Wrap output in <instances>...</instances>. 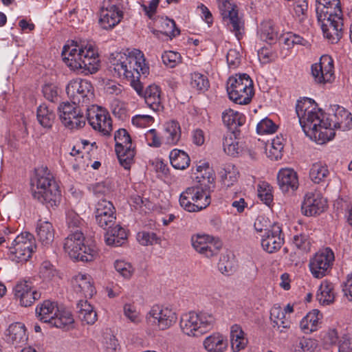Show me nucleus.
Listing matches in <instances>:
<instances>
[{"instance_id":"603ef678","label":"nucleus","mask_w":352,"mask_h":352,"mask_svg":"<svg viewBox=\"0 0 352 352\" xmlns=\"http://www.w3.org/2000/svg\"><path fill=\"white\" fill-rule=\"evenodd\" d=\"M123 315L130 322L138 325L142 322V317L136 307L131 303H125L123 306Z\"/></svg>"},{"instance_id":"864d4df0","label":"nucleus","mask_w":352,"mask_h":352,"mask_svg":"<svg viewBox=\"0 0 352 352\" xmlns=\"http://www.w3.org/2000/svg\"><path fill=\"white\" fill-rule=\"evenodd\" d=\"M74 318L72 314L68 311H61L59 309L58 316L55 317L51 326L57 328H67L74 323Z\"/></svg>"},{"instance_id":"0e129e2a","label":"nucleus","mask_w":352,"mask_h":352,"mask_svg":"<svg viewBox=\"0 0 352 352\" xmlns=\"http://www.w3.org/2000/svg\"><path fill=\"white\" fill-rule=\"evenodd\" d=\"M308 3L307 0H296L294 3V15L300 22H302L307 18Z\"/></svg>"},{"instance_id":"9b49d317","label":"nucleus","mask_w":352,"mask_h":352,"mask_svg":"<svg viewBox=\"0 0 352 352\" xmlns=\"http://www.w3.org/2000/svg\"><path fill=\"white\" fill-rule=\"evenodd\" d=\"M223 19L228 28L234 34L238 40L242 37L244 23L239 16L236 6L232 0H216Z\"/></svg>"},{"instance_id":"1a4fd4ad","label":"nucleus","mask_w":352,"mask_h":352,"mask_svg":"<svg viewBox=\"0 0 352 352\" xmlns=\"http://www.w3.org/2000/svg\"><path fill=\"white\" fill-rule=\"evenodd\" d=\"M176 313L168 307L154 305L145 317L146 324L153 330H166L177 321Z\"/></svg>"},{"instance_id":"2f4dec72","label":"nucleus","mask_w":352,"mask_h":352,"mask_svg":"<svg viewBox=\"0 0 352 352\" xmlns=\"http://www.w3.org/2000/svg\"><path fill=\"white\" fill-rule=\"evenodd\" d=\"M162 142L166 145L177 144L181 138V128L178 122L171 120L164 125Z\"/></svg>"},{"instance_id":"f8f14e48","label":"nucleus","mask_w":352,"mask_h":352,"mask_svg":"<svg viewBox=\"0 0 352 352\" xmlns=\"http://www.w3.org/2000/svg\"><path fill=\"white\" fill-rule=\"evenodd\" d=\"M114 139L115 149L119 162L125 169H129L133 162L135 154L131 138L126 129H120L116 132Z\"/></svg>"},{"instance_id":"393cba45","label":"nucleus","mask_w":352,"mask_h":352,"mask_svg":"<svg viewBox=\"0 0 352 352\" xmlns=\"http://www.w3.org/2000/svg\"><path fill=\"white\" fill-rule=\"evenodd\" d=\"M123 16L122 12L116 5L109 4L100 10L99 23L104 30L112 29Z\"/></svg>"},{"instance_id":"f704fd0d","label":"nucleus","mask_w":352,"mask_h":352,"mask_svg":"<svg viewBox=\"0 0 352 352\" xmlns=\"http://www.w3.org/2000/svg\"><path fill=\"white\" fill-rule=\"evenodd\" d=\"M222 120L231 132H235L238 127L244 124L245 117L238 111L228 109L223 112Z\"/></svg>"},{"instance_id":"4be33fe9","label":"nucleus","mask_w":352,"mask_h":352,"mask_svg":"<svg viewBox=\"0 0 352 352\" xmlns=\"http://www.w3.org/2000/svg\"><path fill=\"white\" fill-rule=\"evenodd\" d=\"M94 213L97 224L104 230L115 224L116 209L111 201L104 199L98 201Z\"/></svg>"},{"instance_id":"37998d69","label":"nucleus","mask_w":352,"mask_h":352,"mask_svg":"<svg viewBox=\"0 0 352 352\" xmlns=\"http://www.w3.org/2000/svg\"><path fill=\"white\" fill-rule=\"evenodd\" d=\"M171 165L175 169L184 170L190 164V157L182 150L173 149L169 155Z\"/></svg>"},{"instance_id":"f03ea898","label":"nucleus","mask_w":352,"mask_h":352,"mask_svg":"<svg viewBox=\"0 0 352 352\" xmlns=\"http://www.w3.org/2000/svg\"><path fill=\"white\" fill-rule=\"evenodd\" d=\"M61 55L63 62L72 70L87 74L99 69L98 50L92 43L72 41L64 45Z\"/></svg>"},{"instance_id":"72a5a7b5","label":"nucleus","mask_w":352,"mask_h":352,"mask_svg":"<svg viewBox=\"0 0 352 352\" xmlns=\"http://www.w3.org/2000/svg\"><path fill=\"white\" fill-rule=\"evenodd\" d=\"M107 230L104 240L108 245L119 247L126 241V231L120 225L111 226V228H107Z\"/></svg>"},{"instance_id":"cd10ccee","label":"nucleus","mask_w":352,"mask_h":352,"mask_svg":"<svg viewBox=\"0 0 352 352\" xmlns=\"http://www.w3.org/2000/svg\"><path fill=\"white\" fill-rule=\"evenodd\" d=\"M156 23L159 30L152 28L151 32L157 38H160V35L163 34L171 40L180 34V30L176 27L174 20L166 16L158 17L156 20Z\"/></svg>"},{"instance_id":"e2e57ef3","label":"nucleus","mask_w":352,"mask_h":352,"mask_svg":"<svg viewBox=\"0 0 352 352\" xmlns=\"http://www.w3.org/2000/svg\"><path fill=\"white\" fill-rule=\"evenodd\" d=\"M111 109L113 114L120 120H124L127 117L126 104L120 100H113Z\"/></svg>"},{"instance_id":"a211bd4d","label":"nucleus","mask_w":352,"mask_h":352,"mask_svg":"<svg viewBox=\"0 0 352 352\" xmlns=\"http://www.w3.org/2000/svg\"><path fill=\"white\" fill-rule=\"evenodd\" d=\"M63 124L69 129H78L85 124L86 118L79 107L74 103L63 102L58 107Z\"/></svg>"},{"instance_id":"6ab92c4d","label":"nucleus","mask_w":352,"mask_h":352,"mask_svg":"<svg viewBox=\"0 0 352 352\" xmlns=\"http://www.w3.org/2000/svg\"><path fill=\"white\" fill-rule=\"evenodd\" d=\"M311 71L315 82L324 85L332 82L335 78L333 59L329 55H322L319 63L311 65Z\"/></svg>"},{"instance_id":"338daca9","label":"nucleus","mask_w":352,"mask_h":352,"mask_svg":"<svg viewBox=\"0 0 352 352\" xmlns=\"http://www.w3.org/2000/svg\"><path fill=\"white\" fill-rule=\"evenodd\" d=\"M293 243L294 245L300 250L308 252L311 249V241L305 234H300L294 236Z\"/></svg>"},{"instance_id":"79ce46f5","label":"nucleus","mask_w":352,"mask_h":352,"mask_svg":"<svg viewBox=\"0 0 352 352\" xmlns=\"http://www.w3.org/2000/svg\"><path fill=\"white\" fill-rule=\"evenodd\" d=\"M316 298L320 305L331 304L335 299L333 284L326 280L322 281L318 290Z\"/></svg>"},{"instance_id":"dca6fc26","label":"nucleus","mask_w":352,"mask_h":352,"mask_svg":"<svg viewBox=\"0 0 352 352\" xmlns=\"http://www.w3.org/2000/svg\"><path fill=\"white\" fill-rule=\"evenodd\" d=\"M191 244L194 250L206 258L216 256L222 248V242L209 234H197L191 236Z\"/></svg>"},{"instance_id":"680f3d73","label":"nucleus","mask_w":352,"mask_h":352,"mask_svg":"<svg viewBox=\"0 0 352 352\" xmlns=\"http://www.w3.org/2000/svg\"><path fill=\"white\" fill-rule=\"evenodd\" d=\"M40 274L41 277L46 280L58 278V273L56 269L49 261L43 262Z\"/></svg>"},{"instance_id":"c9c22d12","label":"nucleus","mask_w":352,"mask_h":352,"mask_svg":"<svg viewBox=\"0 0 352 352\" xmlns=\"http://www.w3.org/2000/svg\"><path fill=\"white\" fill-rule=\"evenodd\" d=\"M54 229L52 224L47 221H39L36 227V234L43 246H50L54 239Z\"/></svg>"},{"instance_id":"69168bd1","label":"nucleus","mask_w":352,"mask_h":352,"mask_svg":"<svg viewBox=\"0 0 352 352\" xmlns=\"http://www.w3.org/2000/svg\"><path fill=\"white\" fill-rule=\"evenodd\" d=\"M163 63L170 67H175L180 62V54L174 51L165 52L162 55Z\"/></svg>"},{"instance_id":"c03bdc74","label":"nucleus","mask_w":352,"mask_h":352,"mask_svg":"<svg viewBox=\"0 0 352 352\" xmlns=\"http://www.w3.org/2000/svg\"><path fill=\"white\" fill-rule=\"evenodd\" d=\"M55 119L54 111L45 104L40 105L37 109V120L44 128H51Z\"/></svg>"},{"instance_id":"6e6d98bb","label":"nucleus","mask_w":352,"mask_h":352,"mask_svg":"<svg viewBox=\"0 0 352 352\" xmlns=\"http://www.w3.org/2000/svg\"><path fill=\"white\" fill-rule=\"evenodd\" d=\"M259 36L261 40L267 43L274 42L277 38V32L275 31L270 21H265L261 24Z\"/></svg>"},{"instance_id":"f3484780","label":"nucleus","mask_w":352,"mask_h":352,"mask_svg":"<svg viewBox=\"0 0 352 352\" xmlns=\"http://www.w3.org/2000/svg\"><path fill=\"white\" fill-rule=\"evenodd\" d=\"M318 22L320 25L324 37L332 43H337L342 36L343 14L319 15Z\"/></svg>"},{"instance_id":"ddd939ff","label":"nucleus","mask_w":352,"mask_h":352,"mask_svg":"<svg viewBox=\"0 0 352 352\" xmlns=\"http://www.w3.org/2000/svg\"><path fill=\"white\" fill-rule=\"evenodd\" d=\"M87 120L93 129L103 135H110L113 130L112 120L106 109L91 105L87 109Z\"/></svg>"},{"instance_id":"e433bc0d","label":"nucleus","mask_w":352,"mask_h":352,"mask_svg":"<svg viewBox=\"0 0 352 352\" xmlns=\"http://www.w3.org/2000/svg\"><path fill=\"white\" fill-rule=\"evenodd\" d=\"M204 346L208 352H224L228 347V342L223 335L213 333L205 338Z\"/></svg>"},{"instance_id":"4468645a","label":"nucleus","mask_w":352,"mask_h":352,"mask_svg":"<svg viewBox=\"0 0 352 352\" xmlns=\"http://www.w3.org/2000/svg\"><path fill=\"white\" fill-rule=\"evenodd\" d=\"M334 261L333 250L330 248L322 249L309 259L310 272L314 277L322 278L330 272Z\"/></svg>"},{"instance_id":"b1692460","label":"nucleus","mask_w":352,"mask_h":352,"mask_svg":"<svg viewBox=\"0 0 352 352\" xmlns=\"http://www.w3.org/2000/svg\"><path fill=\"white\" fill-rule=\"evenodd\" d=\"M14 292L16 298L19 300L21 305L23 307L31 306L41 296V292L25 280L19 282L14 288Z\"/></svg>"},{"instance_id":"c85d7f7f","label":"nucleus","mask_w":352,"mask_h":352,"mask_svg":"<svg viewBox=\"0 0 352 352\" xmlns=\"http://www.w3.org/2000/svg\"><path fill=\"white\" fill-rule=\"evenodd\" d=\"M59 309L57 302L47 300L36 306V315L40 321L51 325Z\"/></svg>"},{"instance_id":"39448f33","label":"nucleus","mask_w":352,"mask_h":352,"mask_svg":"<svg viewBox=\"0 0 352 352\" xmlns=\"http://www.w3.org/2000/svg\"><path fill=\"white\" fill-rule=\"evenodd\" d=\"M226 90L229 98L239 104H249L254 94L253 81L247 74L230 76L227 81Z\"/></svg>"},{"instance_id":"2eb2a0df","label":"nucleus","mask_w":352,"mask_h":352,"mask_svg":"<svg viewBox=\"0 0 352 352\" xmlns=\"http://www.w3.org/2000/svg\"><path fill=\"white\" fill-rule=\"evenodd\" d=\"M66 93L74 104H87L94 96L92 85L80 78L72 80L68 83Z\"/></svg>"},{"instance_id":"ea45409f","label":"nucleus","mask_w":352,"mask_h":352,"mask_svg":"<svg viewBox=\"0 0 352 352\" xmlns=\"http://www.w3.org/2000/svg\"><path fill=\"white\" fill-rule=\"evenodd\" d=\"M78 318L87 324H94L97 320L96 312L87 300H80L77 304Z\"/></svg>"},{"instance_id":"412c9836","label":"nucleus","mask_w":352,"mask_h":352,"mask_svg":"<svg viewBox=\"0 0 352 352\" xmlns=\"http://www.w3.org/2000/svg\"><path fill=\"white\" fill-rule=\"evenodd\" d=\"M327 208V201L318 192H309L302 204V213L307 217L319 215Z\"/></svg>"},{"instance_id":"20e7f679","label":"nucleus","mask_w":352,"mask_h":352,"mask_svg":"<svg viewBox=\"0 0 352 352\" xmlns=\"http://www.w3.org/2000/svg\"><path fill=\"white\" fill-rule=\"evenodd\" d=\"M32 186H36L33 197L47 207L56 206L60 201V190L54 175L47 167L35 170V176L32 180Z\"/></svg>"},{"instance_id":"5701e85b","label":"nucleus","mask_w":352,"mask_h":352,"mask_svg":"<svg viewBox=\"0 0 352 352\" xmlns=\"http://www.w3.org/2000/svg\"><path fill=\"white\" fill-rule=\"evenodd\" d=\"M261 246L268 253H273L278 250L284 243V237L280 226L274 223L266 234H262Z\"/></svg>"},{"instance_id":"13d9d810","label":"nucleus","mask_w":352,"mask_h":352,"mask_svg":"<svg viewBox=\"0 0 352 352\" xmlns=\"http://www.w3.org/2000/svg\"><path fill=\"white\" fill-rule=\"evenodd\" d=\"M277 129L278 126L268 118L261 120L256 125V132L260 135L272 134Z\"/></svg>"},{"instance_id":"8fccbe9b","label":"nucleus","mask_w":352,"mask_h":352,"mask_svg":"<svg viewBox=\"0 0 352 352\" xmlns=\"http://www.w3.org/2000/svg\"><path fill=\"white\" fill-rule=\"evenodd\" d=\"M270 318L278 328L287 329L290 327V320L280 307H274L271 309Z\"/></svg>"},{"instance_id":"bb28decb","label":"nucleus","mask_w":352,"mask_h":352,"mask_svg":"<svg viewBox=\"0 0 352 352\" xmlns=\"http://www.w3.org/2000/svg\"><path fill=\"white\" fill-rule=\"evenodd\" d=\"M27 340L25 327L21 322L11 324L6 331V341L15 347L22 346Z\"/></svg>"},{"instance_id":"5fc2aeb1","label":"nucleus","mask_w":352,"mask_h":352,"mask_svg":"<svg viewBox=\"0 0 352 352\" xmlns=\"http://www.w3.org/2000/svg\"><path fill=\"white\" fill-rule=\"evenodd\" d=\"M190 85L192 89L204 91L209 87V81L205 75L199 72H194L190 74Z\"/></svg>"},{"instance_id":"9d476101","label":"nucleus","mask_w":352,"mask_h":352,"mask_svg":"<svg viewBox=\"0 0 352 352\" xmlns=\"http://www.w3.org/2000/svg\"><path fill=\"white\" fill-rule=\"evenodd\" d=\"M36 248L35 239L30 232L19 234L9 248L10 257L16 262L27 261Z\"/></svg>"},{"instance_id":"3c124183","label":"nucleus","mask_w":352,"mask_h":352,"mask_svg":"<svg viewBox=\"0 0 352 352\" xmlns=\"http://www.w3.org/2000/svg\"><path fill=\"white\" fill-rule=\"evenodd\" d=\"M257 194L260 200L265 205L270 206L273 202L274 196L272 187L266 182H260L257 185Z\"/></svg>"},{"instance_id":"bf43d9fd","label":"nucleus","mask_w":352,"mask_h":352,"mask_svg":"<svg viewBox=\"0 0 352 352\" xmlns=\"http://www.w3.org/2000/svg\"><path fill=\"white\" fill-rule=\"evenodd\" d=\"M137 240L142 245H153L160 243L161 239L153 232H140Z\"/></svg>"},{"instance_id":"09e8293b","label":"nucleus","mask_w":352,"mask_h":352,"mask_svg":"<svg viewBox=\"0 0 352 352\" xmlns=\"http://www.w3.org/2000/svg\"><path fill=\"white\" fill-rule=\"evenodd\" d=\"M223 148L226 153L230 156H236L239 153V142L234 132L226 133L223 138Z\"/></svg>"},{"instance_id":"423d86ee","label":"nucleus","mask_w":352,"mask_h":352,"mask_svg":"<svg viewBox=\"0 0 352 352\" xmlns=\"http://www.w3.org/2000/svg\"><path fill=\"white\" fill-rule=\"evenodd\" d=\"M204 184L187 188L179 197V204L185 210L196 212L207 208L211 202L210 191Z\"/></svg>"},{"instance_id":"0eeeda50","label":"nucleus","mask_w":352,"mask_h":352,"mask_svg":"<svg viewBox=\"0 0 352 352\" xmlns=\"http://www.w3.org/2000/svg\"><path fill=\"white\" fill-rule=\"evenodd\" d=\"M214 322V317L207 313L189 312L182 316L180 327L188 336L199 337L210 331Z\"/></svg>"},{"instance_id":"774afa93","label":"nucleus","mask_w":352,"mask_h":352,"mask_svg":"<svg viewBox=\"0 0 352 352\" xmlns=\"http://www.w3.org/2000/svg\"><path fill=\"white\" fill-rule=\"evenodd\" d=\"M144 138L147 144L151 147L158 148L164 144L162 136L160 137L157 131L154 129L147 131L144 134Z\"/></svg>"},{"instance_id":"7c9ffc66","label":"nucleus","mask_w":352,"mask_h":352,"mask_svg":"<svg viewBox=\"0 0 352 352\" xmlns=\"http://www.w3.org/2000/svg\"><path fill=\"white\" fill-rule=\"evenodd\" d=\"M72 284L76 292L81 294L85 298H91L95 294L91 278L87 274H77L73 278Z\"/></svg>"},{"instance_id":"6e6552de","label":"nucleus","mask_w":352,"mask_h":352,"mask_svg":"<svg viewBox=\"0 0 352 352\" xmlns=\"http://www.w3.org/2000/svg\"><path fill=\"white\" fill-rule=\"evenodd\" d=\"M63 248L72 258L85 262L93 261L98 254L96 247L85 245L83 234L78 230L65 238Z\"/></svg>"},{"instance_id":"58836bf2","label":"nucleus","mask_w":352,"mask_h":352,"mask_svg":"<svg viewBox=\"0 0 352 352\" xmlns=\"http://www.w3.org/2000/svg\"><path fill=\"white\" fill-rule=\"evenodd\" d=\"M316 3L317 16L342 14L340 0H316Z\"/></svg>"},{"instance_id":"a19ab883","label":"nucleus","mask_w":352,"mask_h":352,"mask_svg":"<svg viewBox=\"0 0 352 352\" xmlns=\"http://www.w3.org/2000/svg\"><path fill=\"white\" fill-rule=\"evenodd\" d=\"M219 175L222 185L228 188L237 182L239 172L234 165L228 164L223 166Z\"/></svg>"},{"instance_id":"a878e982","label":"nucleus","mask_w":352,"mask_h":352,"mask_svg":"<svg viewBox=\"0 0 352 352\" xmlns=\"http://www.w3.org/2000/svg\"><path fill=\"white\" fill-rule=\"evenodd\" d=\"M141 97L144 98L147 107L153 111L160 112L164 109L162 91L158 85L152 84L147 86Z\"/></svg>"},{"instance_id":"aec40b11","label":"nucleus","mask_w":352,"mask_h":352,"mask_svg":"<svg viewBox=\"0 0 352 352\" xmlns=\"http://www.w3.org/2000/svg\"><path fill=\"white\" fill-rule=\"evenodd\" d=\"M332 113L329 112L326 116L327 128L333 132L336 129L343 131H349L352 128V115L344 107L338 105L331 109Z\"/></svg>"},{"instance_id":"c756f323","label":"nucleus","mask_w":352,"mask_h":352,"mask_svg":"<svg viewBox=\"0 0 352 352\" xmlns=\"http://www.w3.org/2000/svg\"><path fill=\"white\" fill-rule=\"evenodd\" d=\"M278 184L284 192L294 191L298 187L296 173L292 168H282L277 175Z\"/></svg>"},{"instance_id":"052dcab7","label":"nucleus","mask_w":352,"mask_h":352,"mask_svg":"<svg viewBox=\"0 0 352 352\" xmlns=\"http://www.w3.org/2000/svg\"><path fill=\"white\" fill-rule=\"evenodd\" d=\"M316 346L314 340L302 338L294 346V352H314Z\"/></svg>"},{"instance_id":"7ed1b4c3","label":"nucleus","mask_w":352,"mask_h":352,"mask_svg":"<svg viewBox=\"0 0 352 352\" xmlns=\"http://www.w3.org/2000/svg\"><path fill=\"white\" fill-rule=\"evenodd\" d=\"M111 64L114 75L119 78L137 77L138 71L142 75L149 73V67L142 52L138 49H127L111 54Z\"/></svg>"},{"instance_id":"a18cd8bd","label":"nucleus","mask_w":352,"mask_h":352,"mask_svg":"<svg viewBox=\"0 0 352 352\" xmlns=\"http://www.w3.org/2000/svg\"><path fill=\"white\" fill-rule=\"evenodd\" d=\"M197 179H199L200 184H204L207 186L208 184H212L214 182V177L212 170L209 166L208 162H200V164L197 165Z\"/></svg>"},{"instance_id":"4d7b16f0","label":"nucleus","mask_w":352,"mask_h":352,"mask_svg":"<svg viewBox=\"0 0 352 352\" xmlns=\"http://www.w3.org/2000/svg\"><path fill=\"white\" fill-rule=\"evenodd\" d=\"M235 268L234 258L229 254L221 255L218 263L219 270L225 275H230Z\"/></svg>"},{"instance_id":"473e14b6","label":"nucleus","mask_w":352,"mask_h":352,"mask_svg":"<svg viewBox=\"0 0 352 352\" xmlns=\"http://www.w3.org/2000/svg\"><path fill=\"white\" fill-rule=\"evenodd\" d=\"M322 314L318 309H313L302 318L300 322L302 331L306 334L311 333L320 327Z\"/></svg>"},{"instance_id":"f257e3e1","label":"nucleus","mask_w":352,"mask_h":352,"mask_svg":"<svg viewBox=\"0 0 352 352\" xmlns=\"http://www.w3.org/2000/svg\"><path fill=\"white\" fill-rule=\"evenodd\" d=\"M296 112L305 133L318 144H324L334 138L335 132L327 128V114L318 108L312 99L298 101Z\"/></svg>"},{"instance_id":"de8ad7c7","label":"nucleus","mask_w":352,"mask_h":352,"mask_svg":"<svg viewBox=\"0 0 352 352\" xmlns=\"http://www.w3.org/2000/svg\"><path fill=\"white\" fill-rule=\"evenodd\" d=\"M329 175V171L327 166L320 163L314 164L309 171L311 179L316 184L325 182Z\"/></svg>"},{"instance_id":"49530a36","label":"nucleus","mask_w":352,"mask_h":352,"mask_svg":"<svg viewBox=\"0 0 352 352\" xmlns=\"http://www.w3.org/2000/svg\"><path fill=\"white\" fill-rule=\"evenodd\" d=\"M284 138L283 136H276L270 143L267 144L268 157L272 160H278L282 157L284 148Z\"/></svg>"},{"instance_id":"4c0bfd02","label":"nucleus","mask_w":352,"mask_h":352,"mask_svg":"<svg viewBox=\"0 0 352 352\" xmlns=\"http://www.w3.org/2000/svg\"><path fill=\"white\" fill-rule=\"evenodd\" d=\"M230 342L233 352H239L248 344V339L239 324H233L230 327Z\"/></svg>"}]
</instances>
